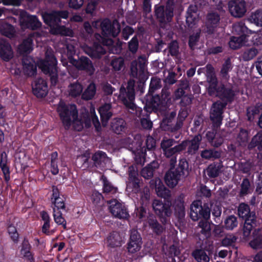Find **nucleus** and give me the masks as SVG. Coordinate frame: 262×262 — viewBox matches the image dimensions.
Instances as JSON below:
<instances>
[{"label": "nucleus", "instance_id": "423d86ee", "mask_svg": "<svg viewBox=\"0 0 262 262\" xmlns=\"http://www.w3.org/2000/svg\"><path fill=\"white\" fill-rule=\"evenodd\" d=\"M211 209L208 203H204L200 200L194 201L190 205V216L194 221L200 219L209 220L210 217Z\"/></svg>", "mask_w": 262, "mask_h": 262}, {"label": "nucleus", "instance_id": "f3484780", "mask_svg": "<svg viewBox=\"0 0 262 262\" xmlns=\"http://www.w3.org/2000/svg\"><path fill=\"white\" fill-rule=\"evenodd\" d=\"M147 67V60L144 57L140 56L130 64V75L134 78L144 75Z\"/></svg>", "mask_w": 262, "mask_h": 262}, {"label": "nucleus", "instance_id": "7ed1b4c3", "mask_svg": "<svg viewBox=\"0 0 262 262\" xmlns=\"http://www.w3.org/2000/svg\"><path fill=\"white\" fill-rule=\"evenodd\" d=\"M38 67L45 74L49 75L51 85H56L58 81L57 60L52 51L46 52L45 59L40 61Z\"/></svg>", "mask_w": 262, "mask_h": 262}, {"label": "nucleus", "instance_id": "c85d7f7f", "mask_svg": "<svg viewBox=\"0 0 262 262\" xmlns=\"http://www.w3.org/2000/svg\"><path fill=\"white\" fill-rule=\"evenodd\" d=\"M207 142L214 147H220L224 142V139L219 133L215 130H209L206 134Z\"/></svg>", "mask_w": 262, "mask_h": 262}, {"label": "nucleus", "instance_id": "864d4df0", "mask_svg": "<svg viewBox=\"0 0 262 262\" xmlns=\"http://www.w3.org/2000/svg\"><path fill=\"white\" fill-rule=\"evenodd\" d=\"M256 147L259 151H262V131L258 132L253 136L248 145V148L250 149Z\"/></svg>", "mask_w": 262, "mask_h": 262}, {"label": "nucleus", "instance_id": "dca6fc26", "mask_svg": "<svg viewBox=\"0 0 262 262\" xmlns=\"http://www.w3.org/2000/svg\"><path fill=\"white\" fill-rule=\"evenodd\" d=\"M128 181L127 187L131 189L132 191L137 193L140 192L142 183L138 177V172L137 168L133 165L129 166L128 169Z\"/></svg>", "mask_w": 262, "mask_h": 262}, {"label": "nucleus", "instance_id": "393cba45", "mask_svg": "<svg viewBox=\"0 0 262 262\" xmlns=\"http://www.w3.org/2000/svg\"><path fill=\"white\" fill-rule=\"evenodd\" d=\"M199 14L197 6L190 5L187 9L186 22L189 28H193L198 21Z\"/></svg>", "mask_w": 262, "mask_h": 262}, {"label": "nucleus", "instance_id": "f03ea898", "mask_svg": "<svg viewBox=\"0 0 262 262\" xmlns=\"http://www.w3.org/2000/svg\"><path fill=\"white\" fill-rule=\"evenodd\" d=\"M176 163V157L170 159L169 168L164 176L165 182L170 188L176 187L179 181L185 179L189 174V163L185 158L180 159L178 165Z\"/></svg>", "mask_w": 262, "mask_h": 262}, {"label": "nucleus", "instance_id": "a19ab883", "mask_svg": "<svg viewBox=\"0 0 262 262\" xmlns=\"http://www.w3.org/2000/svg\"><path fill=\"white\" fill-rule=\"evenodd\" d=\"M33 40L32 36H28L24 39L22 43L19 46L18 50L22 54H30L33 49Z\"/></svg>", "mask_w": 262, "mask_h": 262}, {"label": "nucleus", "instance_id": "6e6d98bb", "mask_svg": "<svg viewBox=\"0 0 262 262\" xmlns=\"http://www.w3.org/2000/svg\"><path fill=\"white\" fill-rule=\"evenodd\" d=\"M96 92V85L94 83H91L81 95V98L85 100L93 99Z\"/></svg>", "mask_w": 262, "mask_h": 262}, {"label": "nucleus", "instance_id": "f8f14e48", "mask_svg": "<svg viewBox=\"0 0 262 262\" xmlns=\"http://www.w3.org/2000/svg\"><path fill=\"white\" fill-rule=\"evenodd\" d=\"M69 59L70 63L79 71H84L90 76L94 73L95 69L92 61L88 57L81 56L76 59L72 56H70Z\"/></svg>", "mask_w": 262, "mask_h": 262}, {"label": "nucleus", "instance_id": "37998d69", "mask_svg": "<svg viewBox=\"0 0 262 262\" xmlns=\"http://www.w3.org/2000/svg\"><path fill=\"white\" fill-rule=\"evenodd\" d=\"M106 54V50L100 44L95 43L90 50L89 56L92 58L100 59L102 56Z\"/></svg>", "mask_w": 262, "mask_h": 262}, {"label": "nucleus", "instance_id": "8fccbe9b", "mask_svg": "<svg viewBox=\"0 0 262 262\" xmlns=\"http://www.w3.org/2000/svg\"><path fill=\"white\" fill-rule=\"evenodd\" d=\"M40 216L41 220L43 221V224L42 226V233L48 235H50L51 233L49 231V229L50 228V222L51 220L49 213L47 211L42 210L40 212Z\"/></svg>", "mask_w": 262, "mask_h": 262}, {"label": "nucleus", "instance_id": "a878e982", "mask_svg": "<svg viewBox=\"0 0 262 262\" xmlns=\"http://www.w3.org/2000/svg\"><path fill=\"white\" fill-rule=\"evenodd\" d=\"M211 251L205 247L194 250L191 253L192 256L197 262H209Z\"/></svg>", "mask_w": 262, "mask_h": 262}, {"label": "nucleus", "instance_id": "4c0bfd02", "mask_svg": "<svg viewBox=\"0 0 262 262\" xmlns=\"http://www.w3.org/2000/svg\"><path fill=\"white\" fill-rule=\"evenodd\" d=\"M202 139V136L200 134H198L195 135L191 140L187 141V143H189L187 151L188 155H194L199 150Z\"/></svg>", "mask_w": 262, "mask_h": 262}, {"label": "nucleus", "instance_id": "c9c22d12", "mask_svg": "<svg viewBox=\"0 0 262 262\" xmlns=\"http://www.w3.org/2000/svg\"><path fill=\"white\" fill-rule=\"evenodd\" d=\"M159 167V164L156 160H154L141 171V176L145 179H150L153 176L155 170Z\"/></svg>", "mask_w": 262, "mask_h": 262}, {"label": "nucleus", "instance_id": "4be33fe9", "mask_svg": "<svg viewBox=\"0 0 262 262\" xmlns=\"http://www.w3.org/2000/svg\"><path fill=\"white\" fill-rule=\"evenodd\" d=\"M207 81L208 83L207 93L209 95L219 85V81L216 77L215 69L211 64H207L206 66Z\"/></svg>", "mask_w": 262, "mask_h": 262}, {"label": "nucleus", "instance_id": "680f3d73", "mask_svg": "<svg viewBox=\"0 0 262 262\" xmlns=\"http://www.w3.org/2000/svg\"><path fill=\"white\" fill-rule=\"evenodd\" d=\"M145 114H144L143 113V111L141 110V113H140V117L141 116H145L146 118H142L141 119V124L142 127L146 129H150L152 127V122L150 121L149 118V114L150 113H147L146 111L144 110Z\"/></svg>", "mask_w": 262, "mask_h": 262}, {"label": "nucleus", "instance_id": "20e7f679", "mask_svg": "<svg viewBox=\"0 0 262 262\" xmlns=\"http://www.w3.org/2000/svg\"><path fill=\"white\" fill-rule=\"evenodd\" d=\"M238 215L244 221L243 235L248 237L251 231L256 226V216L254 211H251L248 204L241 203L238 208Z\"/></svg>", "mask_w": 262, "mask_h": 262}, {"label": "nucleus", "instance_id": "412c9836", "mask_svg": "<svg viewBox=\"0 0 262 262\" xmlns=\"http://www.w3.org/2000/svg\"><path fill=\"white\" fill-rule=\"evenodd\" d=\"M32 92L37 98H44L48 93V84L46 80L42 78H37L32 84Z\"/></svg>", "mask_w": 262, "mask_h": 262}, {"label": "nucleus", "instance_id": "9d476101", "mask_svg": "<svg viewBox=\"0 0 262 262\" xmlns=\"http://www.w3.org/2000/svg\"><path fill=\"white\" fill-rule=\"evenodd\" d=\"M167 109L163 111V118L160 122V126L163 130L170 133L177 132L181 128L178 126V123L175 120L177 115L176 112L173 111L170 112L165 111ZM161 112H163V111Z\"/></svg>", "mask_w": 262, "mask_h": 262}, {"label": "nucleus", "instance_id": "4d7b16f0", "mask_svg": "<svg viewBox=\"0 0 262 262\" xmlns=\"http://www.w3.org/2000/svg\"><path fill=\"white\" fill-rule=\"evenodd\" d=\"M53 216L55 222L58 225H61L64 230H67V221L63 217L61 211H56L55 209L53 208Z\"/></svg>", "mask_w": 262, "mask_h": 262}, {"label": "nucleus", "instance_id": "de8ad7c7", "mask_svg": "<svg viewBox=\"0 0 262 262\" xmlns=\"http://www.w3.org/2000/svg\"><path fill=\"white\" fill-rule=\"evenodd\" d=\"M247 41L244 35L239 36H231L229 42V47L236 50L242 47Z\"/></svg>", "mask_w": 262, "mask_h": 262}, {"label": "nucleus", "instance_id": "f704fd0d", "mask_svg": "<svg viewBox=\"0 0 262 262\" xmlns=\"http://www.w3.org/2000/svg\"><path fill=\"white\" fill-rule=\"evenodd\" d=\"M24 25L28 29L36 30L41 27V23L36 15H27L23 22Z\"/></svg>", "mask_w": 262, "mask_h": 262}, {"label": "nucleus", "instance_id": "bf43d9fd", "mask_svg": "<svg viewBox=\"0 0 262 262\" xmlns=\"http://www.w3.org/2000/svg\"><path fill=\"white\" fill-rule=\"evenodd\" d=\"M208 220H201L198 224V226L201 228V233L206 236H209L211 234V225Z\"/></svg>", "mask_w": 262, "mask_h": 262}, {"label": "nucleus", "instance_id": "e2e57ef3", "mask_svg": "<svg viewBox=\"0 0 262 262\" xmlns=\"http://www.w3.org/2000/svg\"><path fill=\"white\" fill-rule=\"evenodd\" d=\"M250 246L253 249L262 248V235L257 234L253 236L252 239L249 242Z\"/></svg>", "mask_w": 262, "mask_h": 262}, {"label": "nucleus", "instance_id": "bb28decb", "mask_svg": "<svg viewBox=\"0 0 262 262\" xmlns=\"http://www.w3.org/2000/svg\"><path fill=\"white\" fill-rule=\"evenodd\" d=\"M34 63V61L33 59L29 57L23 58L22 60V64L23 66V72L25 75L31 77L36 74L37 68Z\"/></svg>", "mask_w": 262, "mask_h": 262}, {"label": "nucleus", "instance_id": "09e8293b", "mask_svg": "<svg viewBox=\"0 0 262 262\" xmlns=\"http://www.w3.org/2000/svg\"><path fill=\"white\" fill-rule=\"evenodd\" d=\"M260 111H262V102L257 103L255 105L248 107L246 110V116L248 120L252 121L255 116L258 114Z\"/></svg>", "mask_w": 262, "mask_h": 262}, {"label": "nucleus", "instance_id": "a18cd8bd", "mask_svg": "<svg viewBox=\"0 0 262 262\" xmlns=\"http://www.w3.org/2000/svg\"><path fill=\"white\" fill-rule=\"evenodd\" d=\"M50 32L54 35H60L70 37H72L74 34L71 29L67 28L64 26H61L60 24L56 26V28L52 29V30H50Z\"/></svg>", "mask_w": 262, "mask_h": 262}, {"label": "nucleus", "instance_id": "774afa93", "mask_svg": "<svg viewBox=\"0 0 262 262\" xmlns=\"http://www.w3.org/2000/svg\"><path fill=\"white\" fill-rule=\"evenodd\" d=\"M134 214L136 215V217L138 218L141 221H142L146 219L148 213L145 207L140 206L136 208Z\"/></svg>", "mask_w": 262, "mask_h": 262}, {"label": "nucleus", "instance_id": "ea45409f", "mask_svg": "<svg viewBox=\"0 0 262 262\" xmlns=\"http://www.w3.org/2000/svg\"><path fill=\"white\" fill-rule=\"evenodd\" d=\"M200 156L205 160H215L221 157V151L213 148L205 149L201 151Z\"/></svg>", "mask_w": 262, "mask_h": 262}, {"label": "nucleus", "instance_id": "49530a36", "mask_svg": "<svg viewBox=\"0 0 262 262\" xmlns=\"http://www.w3.org/2000/svg\"><path fill=\"white\" fill-rule=\"evenodd\" d=\"M222 165L220 163L213 162L208 165L206 169L207 175L210 178L217 177L220 172Z\"/></svg>", "mask_w": 262, "mask_h": 262}, {"label": "nucleus", "instance_id": "ddd939ff", "mask_svg": "<svg viewBox=\"0 0 262 262\" xmlns=\"http://www.w3.org/2000/svg\"><path fill=\"white\" fill-rule=\"evenodd\" d=\"M120 93L122 95H125V96H123L122 98V103L125 107L133 111L135 110L136 105L134 103L135 99L134 84L131 82H128L126 89L121 88Z\"/></svg>", "mask_w": 262, "mask_h": 262}, {"label": "nucleus", "instance_id": "72a5a7b5", "mask_svg": "<svg viewBox=\"0 0 262 262\" xmlns=\"http://www.w3.org/2000/svg\"><path fill=\"white\" fill-rule=\"evenodd\" d=\"M55 13V11H54L51 13L45 12L42 15L43 22L50 27V30L53 28H56V26L60 23L58 16Z\"/></svg>", "mask_w": 262, "mask_h": 262}, {"label": "nucleus", "instance_id": "6e6552de", "mask_svg": "<svg viewBox=\"0 0 262 262\" xmlns=\"http://www.w3.org/2000/svg\"><path fill=\"white\" fill-rule=\"evenodd\" d=\"M209 95L219 98L222 103H226L227 105L233 102L236 93L232 85H227L224 83H221Z\"/></svg>", "mask_w": 262, "mask_h": 262}, {"label": "nucleus", "instance_id": "473e14b6", "mask_svg": "<svg viewBox=\"0 0 262 262\" xmlns=\"http://www.w3.org/2000/svg\"><path fill=\"white\" fill-rule=\"evenodd\" d=\"M187 146V140L182 141L181 143L171 147L163 152V154L167 158L176 157V154H180L184 151Z\"/></svg>", "mask_w": 262, "mask_h": 262}, {"label": "nucleus", "instance_id": "58836bf2", "mask_svg": "<svg viewBox=\"0 0 262 262\" xmlns=\"http://www.w3.org/2000/svg\"><path fill=\"white\" fill-rule=\"evenodd\" d=\"M233 32L239 36L244 35L246 39H247V37L249 36V34L252 33L251 31L246 26L245 23L243 21L233 25Z\"/></svg>", "mask_w": 262, "mask_h": 262}, {"label": "nucleus", "instance_id": "338daca9", "mask_svg": "<svg viewBox=\"0 0 262 262\" xmlns=\"http://www.w3.org/2000/svg\"><path fill=\"white\" fill-rule=\"evenodd\" d=\"M237 240V237L233 235H228L226 236L222 240V245L224 247H232L234 248L235 247V243Z\"/></svg>", "mask_w": 262, "mask_h": 262}, {"label": "nucleus", "instance_id": "5fc2aeb1", "mask_svg": "<svg viewBox=\"0 0 262 262\" xmlns=\"http://www.w3.org/2000/svg\"><path fill=\"white\" fill-rule=\"evenodd\" d=\"M103 182V192L106 194H115L117 191V188L114 186L104 176H102Z\"/></svg>", "mask_w": 262, "mask_h": 262}, {"label": "nucleus", "instance_id": "c03bdc74", "mask_svg": "<svg viewBox=\"0 0 262 262\" xmlns=\"http://www.w3.org/2000/svg\"><path fill=\"white\" fill-rule=\"evenodd\" d=\"M126 123L125 120L122 118H117L112 122L111 127L113 131L117 134H120L124 132L126 129Z\"/></svg>", "mask_w": 262, "mask_h": 262}, {"label": "nucleus", "instance_id": "13d9d810", "mask_svg": "<svg viewBox=\"0 0 262 262\" xmlns=\"http://www.w3.org/2000/svg\"><path fill=\"white\" fill-rule=\"evenodd\" d=\"M248 20L257 26H262V9L257 10L255 12L251 13Z\"/></svg>", "mask_w": 262, "mask_h": 262}, {"label": "nucleus", "instance_id": "b1692460", "mask_svg": "<svg viewBox=\"0 0 262 262\" xmlns=\"http://www.w3.org/2000/svg\"><path fill=\"white\" fill-rule=\"evenodd\" d=\"M13 57V51L10 43L5 39L0 41V58L8 62Z\"/></svg>", "mask_w": 262, "mask_h": 262}, {"label": "nucleus", "instance_id": "0e129e2a", "mask_svg": "<svg viewBox=\"0 0 262 262\" xmlns=\"http://www.w3.org/2000/svg\"><path fill=\"white\" fill-rule=\"evenodd\" d=\"M188 115V107H181L179 111L178 116L177 119V121L178 123V126H180L181 128L183 125V122Z\"/></svg>", "mask_w": 262, "mask_h": 262}, {"label": "nucleus", "instance_id": "2f4dec72", "mask_svg": "<svg viewBox=\"0 0 262 262\" xmlns=\"http://www.w3.org/2000/svg\"><path fill=\"white\" fill-rule=\"evenodd\" d=\"M122 238L119 232L113 231L110 233L106 238L107 246L114 248L121 246Z\"/></svg>", "mask_w": 262, "mask_h": 262}, {"label": "nucleus", "instance_id": "39448f33", "mask_svg": "<svg viewBox=\"0 0 262 262\" xmlns=\"http://www.w3.org/2000/svg\"><path fill=\"white\" fill-rule=\"evenodd\" d=\"M57 111L66 129H69L72 125V119L76 120L78 114L75 104H67L60 100L57 105Z\"/></svg>", "mask_w": 262, "mask_h": 262}, {"label": "nucleus", "instance_id": "a211bd4d", "mask_svg": "<svg viewBox=\"0 0 262 262\" xmlns=\"http://www.w3.org/2000/svg\"><path fill=\"white\" fill-rule=\"evenodd\" d=\"M231 14L235 17H243L247 11V5L245 0H232L228 2Z\"/></svg>", "mask_w": 262, "mask_h": 262}, {"label": "nucleus", "instance_id": "2eb2a0df", "mask_svg": "<svg viewBox=\"0 0 262 262\" xmlns=\"http://www.w3.org/2000/svg\"><path fill=\"white\" fill-rule=\"evenodd\" d=\"M101 27L102 34L106 37H116L121 32V26L116 20L113 23L108 19L104 20L101 23Z\"/></svg>", "mask_w": 262, "mask_h": 262}, {"label": "nucleus", "instance_id": "3c124183", "mask_svg": "<svg viewBox=\"0 0 262 262\" xmlns=\"http://www.w3.org/2000/svg\"><path fill=\"white\" fill-rule=\"evenodd\" d=\"M148 223L149 227L156 234L160 235L163 232V227L158 222L155 216H149L148 217Z\"/></svg>", "mask_w": 262, "mask_h": 262}, {"label": "nucleus", "instance_id": "f257e3e1", "mask_svg": "<svg viewBox=\"0 0 262 262\" xmlns=\"http://www.w3.org/2000/svg\"><path fill=\"white\" fill-rule=\"evenodd\" d=\"M162 88L161 79L152 77L149 84V90L145 97V104L144 109L147 113L152 112L157 113L167 109L171 104V98L169 88L164 86L161 92L155 94L156 91Z\"/></svg>", "mask_w": 262, "mask_h": 262}, {"label": "nucleus", "instance_id": "9b49d317", "mask_svg": "<svg viewBox=\"0 0 262 262\" xmlns=\"http://www.w3.org/2000/svg\"><path fill=\"white\" fill-rule=\"evenodd\" d=\"M155 13L157 21L162 27L172 20L173 17V6L168 3L165 6H156Z\"/></svg>", "mask_w": 262, "mask_h": 262}, {"label": "nucleus", "instance_id": "0eeeda50", "mask_svg": "<svg viewBox=\"0 0 262 262\" xmlns=\"http://www.w3.org/2000/svg\"><path fill=\"white\" fill-rule=\"evenodd\" d=\"M154 212L163 224H166L169 220L172 211L170 201L154 200L152 204Z\"/></svg>", "mask_w": 262, "mask_h": 262}, {"label": "nucleus", "instance_id": "79ce46f5", "mask_svg": "<svg viewBox=\"0 0 262 262\" xmlns=\"http://www.w3.org/2000/svg\"><path fill=\"white\" fill-rule=\"evenodd\" d=\"M83 86L82 84L77 82H74L70 83L68 88V93L69 96L72 98H76L82 94Z\"/></svg>", "mask_w": 262, "mask_h": 262}, {"label": "nucleus", "instance_id": "aec40b11", "mask_svg": "<svg viewBox=\"0 0 262 262\" xmlns=\"http://www.w3.org/2000/svg\"><path fill=\"white\" fill-rule=\"evenodd\" d=\"M220 21V15L217 12L209 13L207 15L204 32L209 35L214 34Z\"/></svg>", "mask_w": 262, "mask_h": 262}, {"label": "nucleus", "instance_id": "052dcab7", "mask_svg": "<svg viewBox=\"0 0 262 262\" xmlns=\"http://www.w3.org/2000/svg\"><path fill=\"white\" fill-rule=\"evenodd\" d=\"M238 225L237 217L234 215L228 216L224 221V227L227 230H233Z\"/></svg>", "mask_w": 262, "mask_h": 262}, {"label": "nucleus", "instance_id": "c756f323", "mask_svg": "<svg viewBox=\"0 0 262 262\" xmlns=\"http://www.w3.org/2000/svg\"><path fill=\"white\" fill-rule=\"evenodd\" d=\"M92 160L93 161L95 167L101 168L105 166L108 161V158L105 152L98 150L92 155Z\"/></svg>", "mask_w": 262, "mask_h": 262}, {"label": "nucleus", "instance_id": "5701e85b", "mask_svg": "<svg viewBox=\"0 0 262 262\" xmlns=\"http://www.w3.org/2000/svg\"><path fill=\"white\" fill-rule=\"evenodd\" d=\"M52 189L51 202L54 206L53 209L55 208L56 211L66 210V199L63 195L60 196V191L57 186H53Z\"/></svg>", "mask_w": 262, "mask_h": 262}, {"label": "nucleus", "instance_id": "1a4fd4ad", "mask_svg": "<svg viewBox=\"0 0 262 262\" xmlns=\"http://www.w3.org/2000/svg\"><path fill=\"white\" fill-rule=\"evenodd\" d=\"M226 106L227 103H222L220 100H217L212 104L209 118L213 127L218 128L222 124L224 110Z\"/></svg>", "mask_w": 262, "mask_h": 262}, {"label": "nucleus", "instance_id": "69168bd1", "mask_svg": "<svg viewBox=\"0 0 262 262\" xmlns=\"http://www.w3.org/2000/svg\"><path fill=\"white\" fill-rule=\"evenodd\" d=\"M258 53V50L255 48L246 49L243 53L242 57L245 61L252 59Z\"/></svg>", "mask_w": 262, "mask_h": 262}, {"label": "nucleus", "instance_id": "7c9ffc66", "mask_svg": "<svg viewBox=\"0 0 262 262\" xmlns=\"http://www.w3.org/2000/svg\"><path fill=\"white\" fill-rule=\"evenodd\" d=\"M111 108L112 104L110 103H105L99 108L98 112L103 126L106 125L113 115V113L111 111Z\"/></svg>", "mask_w": 262, "mask_h": 262}, {"label": "nucleus", "instance_id": "cd10ccee", "mask_svg": "<svg viewBox=\"0 0 262 262\" xmlns=\"http://www.w3.org/2000/svg\"><path fill=\"white\" fill-rule=\"evenodd\" d=\"M0 168L3 173L4 180L8 185L10 180V170L8 165V155L5 151H3L0 154Z\"/></svg>", "mask_w": 262, "mask_h": 262}, {"label": "nucleus", "instance_id": "6ab92c4d", "mask_svg": "<svg viewBox=\"0 0 262 262\" xmlns=\"http://www.w3.org/2000/svg\"><path fill=\"white\" fill-rule=\"evenodd\" d=\"M142 244L140 234L137 230L130 231L129 241L127 243V250L129 253H135L139 251Z\"/></svg>", "mask_w": 262, "mask_h": 262}, {"label": "nucleus", "instance_id": "603ef678", "mask_svg": "<svg viewBox=\"0 0 262 262\" xmlns=\"http://www.w3.org/2000/svg\"><path fill=\"white\" fill-rule=\"evenodd\" d=\"M240 187L241 189L238 193V196L240 198L244 197L247 195L251 193L252 191L250 182L247 178H245L243 179Z\"/></svg>", "mask_w": 262, "mask_h": 262}, {"label": "nucleus", "instance_id": "4468645a", "mask_svg": "<svg viewBox=\"0 0 262 262\" xmlns=\"http://www.w3.org/2000/svg\"><path fill=\"white\" fill-rule=\"evenodd\" d=\"M110 211L114 217L123 220H127L129 218L128 209L124 203L114 199L110 201Z\"/></svg>", "mask_w": 262, "mask_h": 262}, {"label": "nucleus", "instance_id": "e433bc0d", "mask_svg": "<svg viewBox=\"0 0 262 262\" xmlns=\"http://www.w3.org/2000/svg\"><path fill=\"white\" fill-rule=\"evenodd\" d=\"M233 69V65L231 62V59L227 58L226 59L222 64L220 72V76L222 80L227 81L230 79L229 72Z\"/></svg>", "mask_w": 262, "mask_h": 262}]
</instances>
